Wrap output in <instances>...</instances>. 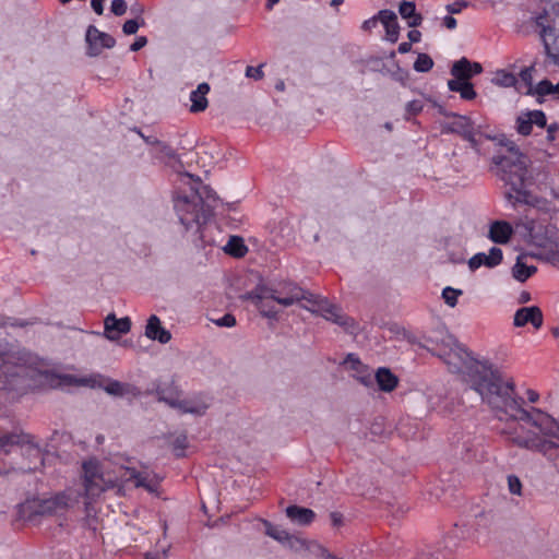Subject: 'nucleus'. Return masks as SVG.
<instances>
[{
	"label": "nucleus",
	"mask_w": 559,
	"mask_h": 559,
	"mask_svg": "<svg viewBox=\"0 0 559 559\" xmlns=\"http://www.w3.org/2000/svg\"><path fill=\"white\" fill-rule=\"evenodd\" d=\"M29 435L23 432L0 433V449L9 453L8 447L29 443Z\"/></svg>",
	"instance_id": "nucleus-27"
},
{
	"label": "nucleus",
	"mask_w": 559,
	"mask_h": 559,
	"mask_svg": "<svg viewBox=\"0 0 559 559\" xmlns=\"http://www.w3.org/2000/svg\"><path fill=\"white\" fill-rule=\"evenodd\" d=\"M264 526H265V534L267 536L272 537L273 539L277 540L278 543H281L284 546L286 545V543L290 536L289 532H287L286 530H284L280 526L273 525L269 521H264Z\"/></svg>",
	"instance_id": "nucleus-32"
},
{
	"label": "nucleus",
	"mask_w": 559,
	"mask_h": 559,
	"mask_svg": "<svg viewBox=\"0 0 559 559\" xmlns=\"http://www.w3.org/2000/svg\"><path fill=\"white\" fill-rule=\"evenodd\" d=\"M492 163L497 167V177L508 188L504 197L513 206L525 204L538 207L544 203V199L530 190L534 183V178L528 169L530 158L521 153L514 143L511 142L508 145L507 154L495 155Z\"/></svg>",
	"instance_id": "nucleus-2"
},
{
	"label": "nucleus",
	"mask_w": 559,
	"mask_h": 559,
	"mask_svg": "<svg viewBox=\"0 0 559 559\" xmlns=\"http://www.w3.org/2000/svg\"><path fill=\"white\" fill-rule=\"evenodd\" d=\"M209 92L210 85L204 82L199 84L197 90L190 93L191 112H201L207 108L209 102L206 95Z\"/></svg>",
	"instance_id": "nucleus-20"
},
{
	"label": "nucleus",
	"mask_w": 559,
	"mask_h": 559,
	"mask_svg": "<svg viewBox=\"0 0 559 559\" xmlns=\"http://www.w3.org/2000/svg\"><path fill=\"white\" fill-rule=\"evenodd\" d=\"M433 67V60L427 53H419L414 62V70L417 72H428Z\"/></svg>",
	"instance_id": "nucleus-37"
},
{
	"label": "nucleus",
	"mask_w": 559,
	"mask_h": 559,
	"mask_svg": "<svg viewBox=\"0 0 559 559\" xmlns=\"http://www.w3.org/2000/svg\"><path fill=\"white\" fill-rule=\"evenodd\" d=\"M139 134L142 136V139L145 141L146 144L152 146V151L155 148V143L154 142H159V140L154 138V136H145L141 132H139Z\"/></svg>",
	"instance_id": "nucleus-60"
},
{
	"label": "nucleus",
	"mask_w": 559,
	"mask_h": 559,
	"mask_svg": "<svg viewBox=\"0 0 559 559\" xmlns=\"http://www.w3.org/2000/svg\"><path fill=\"white\" fill-rule=\"evenodd\" d=\"M495 82L498 85H501L504 87H511V86H516L519 80L514 74L507 72L504 70H501L496 73Z\"/></svg>",
	"instance_id": "nucleus-36"
},
{
	"label": "nucleus",
	"mask_w": 559,
	"mask_h": 559,
	"mask_svg": "<svg viewBox=\"0 0 559 559\" xmlns=\"http://www.w3.org/2000/svg\"><path fill=\"white\" fill-rule=\"evenodd\" d=\"M218 326L231 328L236 325V318L231 313H226L222 318L214 321Z\"/></svg>",
	"instance_id": "nucleus-44"
},
{
	"label": "nucleus",
	"mask_w": 559,
	"mask_h": 559,
	"mask_svg": "<svg viewBox=\"0 0 559 559\" xmlns=\"http://www.w3.org/2000/svg\"><path fill=\"white\" fill-rule=\"evenodd\" d=\"M155 148L152 151L155 157L160 159H173L176 157L175 150L166 142H154Z\"/></svg>",
	"instance_id": "nucleus-34"
},
{
	"label": "nucleus",
	"mask_w": 559,
	"mask_h": 559,
	"mask_svg": "<svg viewBox=\"0 0 559 559\" xmlns=\"http://www.w3.org/2000/svg\"><path fill=\"white\" fill-rule=\"evenodd\" d=\"M543 321V312L537 306L520 308L515 311L513 318L515 326L521 328L531 323L536 330L542 328Z\"/></svg>",
	"instance_id": "nucleus-13"
},
{
	"label": "nucleus",
	"mask_w": 559,
	"mask_h": 559,
	"mask_svg": "<svg viewBox=\"0 0 559 559\" xmlns=\"http://www.w3.org/2000/svg\"><path fill=\"white\" fill-rule=\"evenodd\" d=\"M155 393L159 402H164L173 408L178 405V401L180 400V391L174 381L157 384Z\"/></svg>",
	"instance_id": "nucleus-17"
},
{
	"label": "nucleus",
	"mask_w": 559,
	"mask_h": 559,
	"mask_svg": "<svg viewBox=\"0 0 559 559\" xmlns=\"http://www.w3.org/2000/svg\"><path fill=\"white\" fill-rule=\"evenodd\" d=\"M473 389L499 418L504 415L513 420L528 423L544 436L532 433L523 437L510 433L509 440L513 444L545 455L559 448L558 423L538 408L524 409L522 407L524 400L515 393V384L512 379L504 381L497 369L486 364H476Z\"/></svg>",
	"instance_id": "nucleus-1"
},
{
	"label": "nucleus",
	"mask_w": 559,
	"mask_h": 559,
	"mask_svg": "<svg viewBox=\"0 0 559 559\" xmlns=\"http://www.w3.org/2000/svg\"><path fill=\"white\" fill-rule=\"evenodd\" d=\"M533 71L534 67H526L520 72V80L525 86V94L532 95L534 94L535 86L533 85Z\"/></svg>",
	"instance_id": "nucleus-35"
},
{
	"label": "nucleus",
	"mask_w": 559,
	"mask_h": 559,
	"mask_svg": "<svg viewBox=\"0 0 559 559\" xmlns=\"http://www.w3.org/2000/svg\"><path fill=\"white\" fill-rule=\"evenodd\" d=\"M471 61L463 57L459 61L454 62L451 68V74L454 79L468 81L471 78Z\"/></svg>",
	"instance_id": "nucleus-31"
},
{
	"label": "nucleus",
	"mask_w": 559,
	"mask_h": 559,
	"mask_svg": "<svg viewBox=\"0 0 559 559\" xmlns=\"http://www.w3.org/2000/svg\"><path fill=\"white\" fill-rule=\"evenodd\" d=\"M343 1H344V0H332L331 5H332V7H337V5H340L341 3H343Z\"/></svg>",
	"instance_id": "nucleus-63"
},
{
	"label": "nucleus",
	"mask_w": 559,
	"mask_h": 559,
	"mask_svg": "<svg viewBox=\"0 0 559 559\" xmlns=\"http://www.w3.org/2000/svg\"><path fill=\"white\" fill-rule=\"evenodd\" d=\"M86 43L87 56L97 57L103 49L112 48L116 45V39L111 35L100 32L96 26L90 25L86 31Z\"/></svg>",
	"instance_id": "nucleus-9"
},
{
	"label": "nucleus",
	"mask_w": 559,
	"mask_h": 559,
	"mask_svg": "<svg viewBox=\"0 0 559 559\" xmlns=\"http://www.w3.org/2000/svg\"><path fill=\"white\" fill-rule=\"evenodd\" d=\"M379 389L384 392L393 391L399 382L397 377L388 368L381 367L374 374Z\"/></svg>",
	"instance_id": "nucleus-23"
},
{
	"label": "nucleus",
	"mask_w": 559,
	"mask_h": 559,
	"mask_svg": "<svg viewBox=\"0 0 559 559\" xmlns=\"http://www.w3.org/2000/svg\"><path fill=\"white\" fill-rule=\"evenodd\" d=\"M537 271L536 266L527 265L523 262V259L519 257L512 269L513 277L519 282H525Z\"/></svg>",
	"instance_id": "nucleus-29"
},
{
	"label": "nucleus",
	"mask_w": 559,
	"mask_h": 559,
	"mask_svg": "<svg viewBox=\"0 0 559 559\" xmlns=\"http://www.w3.org/2000/svg\"><path fill=\"white\" fill-rule=\"evenodd\" d=\"M466 7H467V2L464 0H461V1H455L453 3L448 4L445 9L452 15V14L461 13L462 10Z\"/></svg>",
	"instance_id": "nucleus-48"
},
{
	"label": "nucleus",
	"mask_w": 559,
	"mask_h": 559,
	"mask_svg": "<svg viewBox=\"0 0 559 559\" xmlns=\"http://www.w3.org/2000/svg\"><path fill=\"white\" fill-rule=\"evenodd\" d=\"M305 552L323 559H340L338 557L329 552V550L317 540L311 539H308Z\"/></svg>",
	"instance_id": "nucleus-33"
},
{
	"label": "nucleus",
	"mask_w": 559,
	"mask_h": 559,
	"mask_svg": "<svg viewBox=\"0 0 559 559\" xmlns=\"http://www.w3.org/2000/svg\"><path fill=\"white\" fill-rule=\"evenodd\" d=\"M83 473L85 496L88 499L98 497L102 492L114 486L111 479L105 478L96 461L84 462Z\"/></svg>",
	"instance_id": "nucleus-7"
},
{
	"label": "nucleus",
	"mask_w": 559,
	"mask_h": 559,
	"mask_svg": "<svg viewBox=\"0 0 559 559\" xmlns=\"http://www.w3.org/2000/svg\"><path fill=\"white\" fill-rule=\"evenodd\" d=\"M526 394H527V399L531 403H536L539 399V394L534 390H531V389L527 390Z\"/></svg>",
	"instance_id": "nucleus-61"
},
{
	"label": "nucleus",
	"mask_w": 559,
	"mask_h": 559,
	"mask_svg": "<svg viewBox=\"0 0 559 559\" xmlns=\"http://www.w3.org/2000/svg\"><path fill=\"white\" fill-rule=\"evenodd\" d=\"M225 252L235 257L242 258L246 255L248 248L243 243V240L238 236H230L228 242L224 247Z\"/></svg>",
	"instance_id": "nucleus-30"
},
{
	"label": "nucleus",
	"mask_w": 559,
	"mask_h": 559,
	"mask_svg": "<svg viewBox=\"0 0 559 559\" xmlns=\"http://www.w3.org/2000/svg\"><path fill=\"white\" fill-rule=\"evenodd\" d=\"M378 24V17L377 16H373L369 20H366L364 23H362V29L365 31H370L372 29L373 27H376Z\"/></svg>",
	"instance_id": "nucleus-55"
},
{
	"label": "nucleus",
	"mask_w": 559,
	"mask_h": 559,
	"mask_svg": "<svg viewBox=\"0 0 559 559\" xmlns=\"http://www.w3.org/2000/svg\"><path fill=\"white\" fill-rule=\"evenodd\" d=\"M142 25H144V20L143 19L128 20L122 25V32L126 35H133V34H135L138 32L140 26H142Z\"/></svg>",
	"instance_id": "nucleus-40"
},
{
	"label": "nucleus",
	"mask_w": 559,
	"mask_h": 559,
	"mask_svg": "<svg viewBox=\"0 0 559 559\" xmlns=\"http://www.w3.org/2000/svg\"><path fill=\"white\" fill-rule=\"evenodd\" d=\"M546 131H547V141L554 142L557 139V133L559 132V123L558 122H551L550 124L546 123Z\"/></svg>",
	"instance_id": "nucleus-47"
},
{
	"label": "nucleus",
	"mask_w": 559,
	"mask_h": 559,
	"mask_svg": "<svg viewBox=\"0 0 559 559\" xmlns=\"http://www.w3.org/2000/svg\"><path fill=\"white\" fill-rule=\"evenodd\" d=\"M513 234L512 226L504 221H496L490 225L489 239L496 243H507Z\"/></svg>",
	"instance_id": "nucleus-19"
},
{
	"label": "nucleus",
	"mask_w": 559,
	"mask_h": 559,
	"mask_svg": "<svg viewBox=\"0 0 559 559\" xmlns=\"http://www.w3.org/2000/svg\"><path fill=\"white\" fill-rule=\"evenodd\" d=\"M378 22H381V24L384 26L391 22H394V20L397 19L396 14L391 10H381L378 15Z\"/></svg>",
	"instance_id": "nucleus-42"
},
{
	"label": "nucleus",
	"mask_w": 559,
	"mask_h": 559,
	"mask_svg": "<svg viewBox=\"0 0 559 559\" xmlns=\"http://www.w3.org/2000/svg\"><path fill=\"white\" fill-rule=\"evenodd\" d=\"M131 329V320L128 317L117 319L115 314H108L104 320V336L109 341L118 340Z\"/></svg>",
	"instance_id": "nucleus-12"
},
{
	"label": "nucleus",
	"mask_w": 559,
	"mask_h": 559,
	"mask_svg": "<svg viewBox=\"0 0 559 559\" xmlns=\"http://www.w3.org/2000/svg\"><path fill=\"white\" fill-rule=\"evenodd\" d=\"M538 102L540 98L551 97L554 99L559 98V83L552 84L549 80H542L535 85L534 94Z\"/></svg>",
	"instance_id": "nucleus-25"
},
{
	"label": "nucleus",
	"mask_w": 559,
	"mask_h": 559,
	"mask_svg": "<svg viewBox=\"0 0 559 559\" xmlns=\"http://www.w3.org/2000/svg\"><path fill=\"white\" fill-rule=\"evenodd\" d=\"M471 78L483 72V67L478 62H471Z\"/></svg>",
	"instance_id": "nucleus-57"
},
{
	"label": "nucleus",
	"mask_w": 559,
	"mask_h": 559,
	"mask_svg": "<svg viewBox=\"0 0 559 559\" xmlns=\"http://www.w3.org/2000/svg\"><path fill=\"white\" fill-rule=\"evenodd\" d=\"M105 0H91V5L96 14L100 15L104 12Z\"/></svg>",
	"instance_id": "nucleus-52"
},
{
	"label": "nucleus",
	"mask_w": 559,
	"mask_h": 559,
	"mask_svg": "<svg viewBox=\"0 0 559 559\" xmlns=\"http://www.w3.org/2000/svg\"><path fill=\"white\" fill-rule=\"evenodd\" d=\"M462 138L464 140H466V141H468L473 148H477L478 141L476 139V130H475V128L471 130V135L469 136L468 135H463Z\"/></svg>",
	"instance_id": "nucleus-53"
},
{
	"label": "nucleus",
	"mask_w": 559,
	"mask_h": 559,
	"mask_svg": "<svg viewBox=\"0 0 559 559\" xmlns=\"http://www.w3.org/2000/svg\"><path fill=\"white\" fill-rule=\"evenodd\" d=\"M448 87L452 92L460 93L461 97L465 100H472L476 97L474 86L468 81L457 79L449 80Z\"/></svg>",
	"instance_id": "nucleus-24"
},
{
	"label": "nucleus",
	"mask_w": 559,
	"mask_h": 559,
	"mask_svg": "<svg viewBox=\"0 0 559 559\" xmlns=\"http://www.w3.org/2000/svg\"><path fill=\"white\" fill-rule=\"evenodd\" d=\"M407 37L409 39V43H419L421 38V33L417 29H412L408 32Z\"/></svg>",
	"instance_id": "nucleus-54"
},
{
	"label": "nucleus",
	"mask_w": 559,
	"mask_h": 559,
	"mask_svg": "<svg viewBox=\"0 0 559 559\" xmlns=\"http://www.w3.org/2000/svg\"><path fill=\"white\" fill-rule=\"evenodd\" d=\"M136 487H143L150 492L157 491L160 479L156 475H150L148 473L138 472L132 475Z\"/></svg>",
	"instance_id": "nucleus-26"
},
{
	"label": "nucleus",
	"mask_w": 559,
	"mask_h": 559,
	"mask_svg": "<svg viewBox=\"0 0 559 559\" xmlns=\"http://www.w3.org/2000/svg\"><path fill=\"white\" fill-rule=\"evenodd\" d=\"M359 381L366 385V386H370L373 384V380H374V377H372L370 373L366 374V376H361L358 378Z\"/></svg>",
	"instance_id": "nucleus-58"
},
{
	"label": "nucleus",
	"mask_w": 559,
	"mask_h": 559,
	"mask_svg": "<svg viewBox=\"0 0 559 559\" xmlns=\"http://www.w3.org/2000/svg\"><path fill=\"white\" fill-rule=\"evenodd\" d=\"M307 543L308 539L290 534L289 539L287 540L285 546H287L295 552H305Z\"/></svg>",
	"instance_id": "nucleus-38"
},
{
	"label": "nucleus",
	"mask_w": 559,
	"mask_h": 559,
	"mask_svg": "<svg viewBox=\"0 0 559 559\" xmlns=\"http://www.w3.org/2000/svg\"><path fill=\"white\" fill-rule=\"evenodd\" d=\"M534 126L537 128L546 127V115L543 110L534 109L521 111L515 119V130L521 135H530Z\"/></svg>",
	"instance_id": "nucleus-10"
},
{
	"label": "nucleus",
	"mask_w": 559,
	"mask_h": 559,
	"mask_svg": "<svg viewBox=\"0 0 559 559\" xmlns=\"http://www.w3.org/2000/svg\"><path fill=\"white\" fill-rule=\"evenodd\" d=\"M384 28H385L388 40H390L391 43L397 41L399 34H400V25H399L397 19L394 20V22H391V23L384 25Z\"/></svg>",
	"instance_id": "nucleus-41"
},
{
	"label": "nucleus",
	"mask_w": 559,
	"mask_h": 559,
	"mask_svg": "<svg viewBox=\"0 0 559 559\" xmlns=\"http://www.w3.org/2000/svg\"><path fill=\"white\" fill-rule=\"evenodd\" d=\"M286 516L294 523L300 525V526H308L310 525L314 519L316 513L313 510L309 508H304L299 506H289L285 510Z\"/></svg>",
	"instance_id": "nucleus-18"
},
{
	"label": "nucleus",
	"mask_w": 559,
	"mask_h": 559,
	"mask_svg": "<svg viewBox=\"0 0 559 559\" xmlns=\"http://www.w3.org/2000/svg\"><path fill=\"white\" fill-rule=\"evenodd\" d=\"M461 294H462V290L448 286V287L443 288V290H442V298L444 299V302L448 306L454 307L457 304V297Z\"/></svg>",
	"instance_id": "nucleus-39"
},
{
	"label": "nucleus",
	"mask_w": 559,
	"mask_h": 559,
	"mask_svg": "<svg viewBox=\"0 0 559 559\" xmlns=\"http://www.w3.org/2000/svg\"><path fill=\"white\" fill-rule=\"evenodd\" d=\"M147 44V39L145 36L138 37L130 46L131 51H138L142 49Z\"/></svg>",
	"instance_id": "nucleus-51"
},
{
	"label": "nucleus",
	"mask_w": 559,
	"mask_h": 559,
	"mask_svg": "<svg viewBox=\"0 0 559 559\" xmlns=\"http://www.w3.org/2000/svg\"><path fill=\"white\" fill-rule=\"evenodd\" d=\"M531 300V294L528 292H522L519 297V302L525 304Z\"/></svg>",
	"instance_id": "nucleus-62"
},
{
	"label": "nucleus",
	"mask_w": 559,
	"mask_h": 559,
	"mask_svg": "<svg viewBox=\"0 0 559 559\" xmlns=\"http://www.w3.org/2000/svg\"><path fill=\"white\" fill-rule=\"evenodd\" d=\"M104 390L115 396H124V395H132V396H139L141 394L140 390L132 384L129 383H122L117 380H109L108 383L105 385Z\"/></svg>",
	"instance_id": "nucleus-22"
},
{
	"label": "nucleus",
	"mask_w": 559,
	"mask_h": 559,
	"mask_svg": "<svg viewBox=\"0 0 559 559\" xmlns=\"http://www.w3.org/2000/svg\"><path fill=\"white\" fill-rule=\"evenodd\" d=\"M411 49H412V44H411L409 41H403V43H401V44L399 45V48H397V50H399V52H400V53H407V52H409V51H411Z\"/></svg>",
	"instance_id": "nucleus-59"
},
{
	"label": "nucleus",
	"mask_w": 559,
	"mask_h": 559,
	"mask_svg": "<svg viewBox=\"0 0 559 559\" xmlns=\"http://www.w3.org/2000/svg\"><path fill=\"white\" fill-rule=\"evenodd\" d=\"M246 76L247 78H251V79H254V80H260L263 78V71H262V67L259 66V67H247L246 69Z\"/></svg>",
	"instance_id": "nucleus-49"
},
{
	"label": "nucleus",
	"mask_w": 559,
	"mask_h": 559,
	"mask_svg": "<svg viewBox=\"0 0 559 559\" xmlns=\"http://www.w3.org/2000/svg\"><path fill=\"white\" fill-rule=\"evenodd\" d=\"M145 336L160 344H167L171 340V333L162 325L160 319L155 314L147 319Z\"/></svg>",
	"instance_id": "nucleus-16"
},
{
	"label": "nucleus",
	"mask_w": 559,
	"mask_h": 559,
	"mask_svg": "<svg viewBox=\"0 0 559 559\" xmlns=\"http://www.w3.org/2000/svg\"><path fill=\"white\" fill-rule=\"evenodd\" d=\"M209 405L204 402H197L192 400H179L175 408L183 414L204 415Z\"/></svg>",
	"instance_id": "nucleus-28"
},
{
	"label": "nucleus",
	"mask_w": 559,
	"mask_h": 559,
	"mask_svg": "<svg viewBox=\"0 0 559 559\" xmlns=\"http://www.w3.org/2000/svg\"><path fill=\"white\" fill-rule=\"evenodd\" d=\"M508 486L511 493L521 495L522 484L516 476L510 475L508 477Z\"/></svg>",
	"instance_id": "nucleus-45"
},
{
	"label": "nucleus",
	"mask_w": 559,
	"mask_h": 559,
	"mask_svg": "<svg viewBox=\"0 0 559 559\" xmlns=\"http://www.w3.org/2000/svg\"><path fill=\"white\" fill-rule=\"evenodd\" d=\"M277 290L266 285H258L252 292L248 293L246 298L251 300L260 313L269 319L277 318L276 302Z\"/></svg>",
	"instance_id": "nucleus-8"
},
{
	"label": "nucleus",
	"mask_w": 559,
	"mask_h": 559,
	"mask_svg": "<svg viewBox=\"0 0 559 559\" xmlns=\"http://www.w3.org/2000/svg\"><path fill=\"white\" fill-rule=\"evenodd\" d=\"M547 31H548V27H543V29H542V32H540V36H542L543 38H545V35H546Z\"/></svg>",
	"instance_id": "nucleus-64"
},
{
	"label": "nucleus",
	"mask_w": 559,
	"mask_h": 559,
	"mask_svg": "<svg viewBox=\"0 0 559 559\" xmlns=\"http://www.w3.org/2000/svg\"><path fill=\"white\" fill-rule=\"evenodd\" d=\"M8 377V384L11 388H19L25 390L32 388L29 380L34 379L35 377L48 380L50 374L47 371L40 372L24 366H16L14 368V371L9 373Z\"/></svg>",
	"instance_id": "nucleus-11"
},
{
	"label": "nucleus",
	"mask_w": 559,
	"mask_h": 559,
	"mask_svg": "<svg viewBox=\"0 0 559 559\" xmlns=\"http://www.w3.org/2000/svg\"><path fill=\"white\" fill-rule=\"evenodd\" d=\"M275 289L277 290V304L289 307L305 300L308 304L302 306L305 309L321 314L325 320L342 326L348 333H355L357 329L356 321L343 313L341 308L331 304L328 299L313 295L292 282H283Z\"/></svg>",
	"instance_id": "nucleus-3"
},
{
	"label": "nucleus",
	"mask_w": 559,
	"mask_h": 559,
	"mask_svg": "<svg viewBox=\"0 0 559 559\" xmlns=\"http://www.w3.org/2000/svg\"><path fill=\"white\" fill-rule=\"evenodd\" d=\"M80 497L81 493L75 490H64L49 499L41 500L37 504L35 513L39 515L63 514L68 509L80 502Z\"/></svg>",
	"instance_id": "nucleus-5"
},
{
	"label": "nucleus",
	"mask_w": 559,
	"mask_h": 559,
	"mask_svg": "<svg viewBox=\"0 0 559 559\" xmlns=\"http://www.w3.org/2000/svg\"><path fill=\"white\" fill-rule=\"evenodd\" d=\"M502 258V250L498 247H492L488 253L478 252L473 255L468 261V266L472 271H475L483 265L487 267H495L501 263Z\"/></svg>",
	"instance_id": "nucleus-14"
},
{
	"label": "nucleus",
	"mask_w": 559,
	"mask_h": 559,
	"mask_svg": "<svg viewBox=\"0 0 559 559\" xmlns=\"http://www.w3.org/2000/svg\"><path fill=\"white\" fill-rule=\"evenodd\" d=\"M330 519L333 527H341L344 524V516L340 512H332Z\"/></svg>",
	"instance_id": "nucleus-50"
},
{
	"label": "nucleus",
	"mask_w": 559,
	"mask_h": 559,
	"mask_svg": "<svg viewBox=\"0 0 559 559\" xmlns=\"http://www.w3.org/2000/svg\"><path fill=\"white\" fill-rule=\"evenodd\" d=\"M211 190L201 181H197V186L176 193L173 199L181 225L187 231L199 234L200 238L202 226L213 214L214 205L211 204Z\"/></svg>",
	"instance_id": "nucleus-4"
},
{
	"label": "nucleus",
	"mask_w": 559,
	"mask_h": 559,
	"mask_svg": "<svg viewBox=\"0 0 559 559\" xmlns=\"http://www.w3.org/2000/svg\"><path fill=\"white\" fill-rule=\"evenodd\" d=\"M433 353L441 358L453 372L461 371L469 358L466 349L463 348L451 335L444 337L442 340V345L435 348Z\"/></svg>",
	"instance_id": "nucleus-6"
},
{
	"label": "nucleus",
	"mask_w": 559,
	"mask_h": 559,
	"mask_svg": "<svg viewBox=\"0 0 559 559\" xmlns=\"http://www.w3.org/2000/svg\"><path fill=\"white\" fill-rule=\"evenodd\" d=\"M110 10L115 15L121 16L127 12V3L124 0H112Z\"/></svg>",
	"instance_id": "nucleus-43"
},
{
	"label": "nucleus",
	"mask_w": 559,
	"mask_h": 559,
	"mask_svg": "<svg viewBox=\"0 0 559 559\" xmlns=\"http://www.w3.org/2000/svg\"><path fill=\"white\" fill-rule=\"evenodd\" d=\"M443 25L449 29H454L456 27V20L452 15H447L443 19Z\"/></svg>",
	"instance_id": "nucleus-56"
},
{
	"label": "nucleus",
	"mask_w": 559,
	"mask_h": 559,
	"mask_svg": "<svg viewBox=\"0 0 559 559\" xmlns=\"http://www.w3.org/2000/svg\"><path fill=\"white\" fill-rule=\"evenodd\" d=\"M444 116L453 118L451 122L444 124V132L457 133L461 136H469L471 130L475 128L474 122L467 116L459 115L455 112H444Z\"/></svg>",
	"instance_id": "nucleus-15"
},
{
	"label": "nucleus",
	"mask_w": 559,
	"mask_h": 559,
	"mask_svg": "<svg viewBox=\"0 0 559 559\" xmlns=\"http://www.w3.org/2000/svg\"><path fill=\"white\" fill-rule=\"evenodd\" d=\"M423 110V103L420 100L414 99L407 103L406 112L409 116H415Z\"/></svg>",
	"instance_id": "nucleus-46"
},
{
	"label": "nucleus",
	"mask_w": 559,
	"mask_h": 559,
	"mask_svg": "<svg viewBox=\"0 0 559 559\" xmlns=\"http://www.w3.org/2000/svg\"><path fill=\"white\" fill-rule=\"evenodd\" d=\"M399 13L409 27H417L423 23V16L416 11V4L413 1L401 2Z\"/></svg>",
	"instance_id": "nucleus-21"
}]
</instances>
